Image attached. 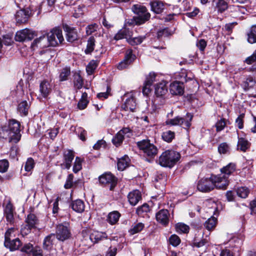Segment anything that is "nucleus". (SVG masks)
Listing matches in <instances>:
<instances>
[{
  "label": "nucleus",
  "mask_w": 256,
  "mask_h": 256,
  "mask_svg": "<svg viewBox=\"0 0 256 256\" xmlns=\"http://www.w3.org/2000/svg\"><path fill=\"white\" fill-rule=\"evenodd\" d=\"M217 224V219L212 216L204 223V227L209 231L212 230L216 227Z\"/></svg>",
  "instance_id": "nucleus-33"
},
{
  "label": "nucleus",
  "mask_w": 256,
  "mask_h": 256,
  "mask_svg": "<svg viewBox=\"0 0 256 256\" xmlns=\"http://www.w3.org/2000/svg\"><path fill=\"white\" fill-rule=\"evenodd\" d=\"M180 154L174 150H168L160 155L158 162L160 166L164 167H172L180 160Z\"/></svg>",
  "instance_id": "nucleus-3"
},
{
  "label": "nucleus",
  "mask_w": 256,
  "mask_h": 256,
  "mask_svg": "<svg viewBox=\"0 0 256 256\" xmlns=\"http://www.w3.org/2000/svg\"><path fill=\"white\" fill-rule=\"evenodd\" d=\"M136 56L132 54V50L129 49L127 50L124 60L117 66L118 69L122 70L127 68L133 62Z\"/></svg>",
  "instance_id": "nucleus-11"
},
{
  "label": "nucleus",
  "mask_w": 256,
  "mask_h": 256,
  "mask_svg": "<svg viewBox=\"0 0 256 256\" xmlns=\"http://www.w3.org/2000/svg\"><path fill=\"white\" fill-rule=\"evenodd\" d=\"M63 155L65 168L66 169H70L71 163L74 157V152L72 150H68L64 151Z\"/></svg>",
  "instance_id": "nucleus-19"
},
{
  "label": "nucleus",
  "mask_w": 256,
  "mask_h": 256,
  "mask_svg": "<svg viewBox=\"0 0 256 256\" xmlns=\"http://www.w3.org/2000/svg\"><path fill=\"white\" fill-rule=\"evenodd\" d=\"M226 125L224 119H221L218 120L216 124V132H218L222 130Z\"/></svg>",
  "instance_id": "nucleus-61"
},
{
  "label": "nucleus",
  "mask_w": 256,
  "mask_h": 256,
  "mask_svg": "<svg viewBox=\"0 0 256 256\" xmlns=\"http://www.w3.org/2000/svg\"><path fill=\"white\" fill-rule=\"evenodd\" d=\"M124 138V136L121 134L119 132L116 134L112 140V143L116 146H118L122 144L123 140Z\"/></svg>",
  "instance_id": "nucleus-48"
},
{
  "label": "nucleus",
  "mask_w": 256,
  "mask_h": 256,
  "mask_svg": "<svg viewBox=\"0 0 256 256\" xmlns=\"http://www.w3.org/2000/svg\"><path fill=\"white\" fill-rule=\"evenodd\" d=\"M58 224L56 227V236L58 240L64 241L70 236V232L68 227V224Z\"/></svg>",
  "instance_id": "nucleus-10"
},
{
  "label": "nucleus",
  "mask_w": 256,
  "mask_h": 256,
  "mask_svg": "<svg viewBox=\"0 0 256 256\" xmlns=\"http://www.w3.org/2000/svg\"><path fill=\"white\" fill-rule=\"evenodd\" d=\"M30 14V10L28 8L18 10L15 14L16 24H21L26 22Z\"/></svg>",
  "instance_id": "nucleus-12"
},
{
  "label": "nucleus",
  "mask_w": 256,
  "mask_h": 256,
  "mask_svg": "<svg viewBox=\"0 0 256 256\" xmlns=\"http://www.w3.org/2000/svg\"><path fill=\"white\" fill-rule=\"evenodd\" d=\"M169 242L172 246H176L180 244V240L177 235L172 234L169 238Z\"/></svg>",
  "instance_id": "nucleus-54"
},
{
  "label": "nucleus",
  "mask_w": 256,
  "mask_h": 256,
  "mask_svg": "<svg viewBox=\"0 0 256 256\" xmlns=\"http://www.w3.org/2000/svg\"><path fill=\"white\" fill-rule=\"evenodd\" d=\"M126 24L128 26L142 24L136 16H134L132 18L126 19Z\"/></svg>",
  "instance_id": "nucleus-58"
},
{
  "label": "nucleus",
  "mask_w": 256,
  "mask_h": 256,
  "mask_svg": "<svg viewBox=\"0 0 256 256\" xmlns=\"http://www.w3.org/2000/svg\"><path fill=\"white\" fill-rule=\"evenodd\" d=\"M100 182L108 187L110 190H113L116 186L117 180L111 173H105L99 177Z\"/></svg>",
  "instance_id": "nucleus-8"
},
{
  "label": "nucleus",
  "mask_w": 256,
  "mask_h": 256,
  "mask_svg": "<svg viewBox=\"0 0 256 256\" xmlns=\"http://www.w3.org/2000/svg\"><path fill=\"white\" fill-rule=\"evenodd\" d=\"M4 246L9 248L10 250H18L19 247L22 245V242L18 238H16L14 240H10L4 242Z\"/></svg>",
  "instance_id": "nucleus-22"
},
{
  "label": "nucleus",
  "mask_w": 256,
  "mask_h": 256,
  "mask_svg": "<svg viewBox=\"0 0 256 256\" xmlns=\"http://www.w3.org/2000/svg\"><path fill=\"white\" fill-rule=\"evenodd\" d=\"M136 144L138 148L148 156L153 157L158 154L157 148L154 144H151L148 140H143L138 142Z\"/></svg>",
  "instance_id": "nucleus-4"
},
{
  "label": "nucleus",
  "mask_w": 256,
  "mask_h": 256,
  "mask_svg": "<svg viewBox=\"0 0 256 256\" xmlns=\"http://www.w3.org/2000/svg\"><path fill=\"white\" fill-rule=\"evenodd\" d=\"M168 92V88L165 82L162 81L155 86V94L157 97H163Z\"/></svg>",
  "instance_id": "nucleus-17"
},
{
  "label": "nucleus",
  "mask_w": 256,
  "mask_h": 256,
  "mask_svg": "<svg viewBox=\"0 0 256 256\" xmlns=\"http://www.w3.org/2000/svg\"><path fill=\"white\" fill-rule=\"evenodd\" d=\"M30 104L26 101L20 102L18 106V110L22 116H26L28 114Z\"/></svg>",
  "instance_id": "nucleus-28"
},
{
  "label": "nucleus",
  "mask_w": 256,
  "mask_h": 256,
  "mask_svg": "<svg viewBox=\"0 0 256 256\" xmlns=\"http://www.w3.org/2000/svg\"><path fill=\"white\" fill-rule=\"evenodd\" d=\"M34 166V162L32 158H28L24 165V170L26 172H30L33 169Z\"/></svg>",
  "instance_id": "nucleus-55"
},
{
  "label": "nucleus",
  "mask_w": 256,
  "mask_h": 256,
  "mask_svg": "<svg viewBox=\"0 0 256 256\" xmlns=\"http://www.w3.org/2000/svg\"><path fill=\"white\" fill-rule=\"evenodd\" d=\"M170 90L173 95H182L184 92V82L176 81L170 86Z\"/></svg>",
  "instance_id": "nucleus-14"
},
{
  "label": "nucleus",
  "mask_w": 256,
  "mask_h": 256,
  "mask_svg": "<svg viewBox=\"0 0 256 256\" xmlns=\"http://www.w3.org/2000/svg\"><path fill=\"white\" fill-rule=\"evenodd\" d=\"M32 47H40V48H48L50 46L47 33L36 38L32 44Z\"/></svg>",
  "instance_id": "nucleus-13"
},
{
  "label": "nucleus",
  "mask_w": 256,
  "mask_h": 256,
  "mask_svg": "<svg viewBox=\"0 0 256 256\" xmlns=\"http://www.w3.org/2000/svg\"><path fill=\"white\" fill-rule=\"evenodd\" d=\"M132 34V32L128 29L124 28L120 30L114 36V39L118 40L123 38H128Z\"/></svg>",
  "instance_id": "nucleus-30"
},
{
  "label": "nucleus",
  "mask_w": 256,
  "mask_h": 256,
  "mask_svg": "<svg viewBox=\"0 0 256 256\" xmlns=\"http://www.w3.org/2000/svg\"><path fill=\"white\" fill-rule=\"evenodd\" d=\"M130 159L126 156L119 158L118 162V168L120 170H124L128 166Z\"/></svg>",
  "instance_id": "nucleus-34"
},
{
  "label": "nucleus",
  "mask_w": 256,
  "mask_h": 256,
  "mask_svg": "<svg viewBox=\"0 0 256 256\" xmlns=\"http://www.w3.org/2000/svg\"><path fill=\"white\" fill-rule=\"evenodd\" d=\"M146 38V36H139L138 37L131 38L130 36L128 38V42L132 46H135L140 44Z\"/></svg>",
  "instance_id": "nucleus-39"
},
{
  "label": "nucleus",
  "mask_w": 256,
  "mask_h": 256,
  "mask_svg": "<svg viewBox=\"0 0 256 256\" xmlns=\"http://www.w3.org/2000/svg\"><path fill=\"white\" fill-rule=\"evenodd\" d=\"M40 91L42 96L46 98L52 92V86L48 81L44 80L40 84Z\"/></svg>",
  "instance_id": "nucleus-20"
},
{
  "label": "nucleus",
  "mask_w": 256,
  "mask_h": 256,
  "mask_svg": "<svg viewBox=\"0 0 256 256\" xmlns=\"http://www.w3.org/2000/svg\"><path fill=\"white\" fill-rule=\"evenodd\" d=\"M256 84V82L253 78L249 76L246 78L244 82V89L245 90H249V88H252Z\"/></svg>",
  "instance_id": "nucleus-50"
},
{
  "label": "nucleus",
  "mask_w": 256,
  "mask_h": 256,
  "mask_svg": "<svg viewBox=\"0 0 256 256\" xmlns=\"http://www.w3.org/2000/svg\"><path fill=\"white\" fill-rule=\"evenodd\" d=\"M122 108L125 110H130V112H134L136 108V103L135 100L132 96H130L126 99L124 104L122 105Z\"/></svg>",
  "instance_id": "nucleus-24"
},
{
  "label": "nucleus",
  "mask_w": 256,
  "mask_h": 256,
  "mask_svg": "<svg viewBox=\"0 0 256 256\" xmlns=\"http://www.w3.org/2000/svg\"><path fill=\"white\" fill-rule=\"evenodd\" d=\"M82 168V160L77 156L76 158V160L74 162L73 166V172L74 173H77Z\"/></svg>",
  "instance_id": "nucleus-51"
},
{
  "label": "nucleus",
  "mask_w": 256,
  "mask_h": 256,
  "mask_svg": "<svg viewBox=\"0 0 256 256\" xmlns=\"http://www.w3.org/2000/svg\"><path fill=\"white\" fill-rule=\"evenodd\" d=\"M144 227V224L142 222L134 223L128 232L130 235H134L141 232Z\"/></svg>",
  "instance_id": "nucleus-35"
},
{
  "label": "nucleus",
  "mask_w": 256,
  "mask_h": 256,
  "mask_svg": "<svg viewBox=\"0 0 256 256\" xmlns=\"http://www.w3.org/2000/svg\"><path fill=\"white\" fill-rule=\"evenodd\" d=\"M150 210V208L148 204L145 203L137 208L136 212L138 216H144V214L149 212Z\"/></svg>",
  "instance_id": "nucleus-40"
},
{
  "label": "nucleus",
  "mask_w": 256,
  "mask_h": 256,
  "mask_svg": "<svg viewBox=\"0 0 256 256\" xmlns=\"http://www.w3.org/2000/svg\"><path fill=\"white\" fill-rule=\"evenodd\" d=\"M218 150L220 154H225L229 150V146L227 143L222 142L219 145Z\"/></svg>",
  "instance_id": "nucleus-59"
},
{
  "label": "nucleus",
  "mask_w": 256,
  "mask_h": 256,
  "mask_svg": "<svg viewBox=\"0 0 256 256\" xmlns=\"http://www.w3.org/2000/svg\"><path fill=\"white\" fill-rule=\"evenodd\" d=\"M250 190L246 186L238 188L236 190L238 196L242 198H246Z\"/></svg>",
  "instance_id": "nucleus-47"
},
{
  "label": "nucleus",
  "mask_w": 256,
  "mask_h": 256,
  "mask_svg": "<svg viewBox=\"0 0 256 256\" xmlns=\"http://www.w3.org/2000/svg\"><path fill=\"white\" fill-rule=\"evenodd\" d=\"M193 116L190 114H187L184 118L176 116L174 118L168 120L166 123L170 126H180L184 128H188L191 126V121Z\"/></svg>",
  "instance_id": "nucleus-5"
},
{
  "label": "nucleus",
  "mask_w": 256,
  "mask_h": 256,
  "mask_svg": "<svg viewBox=\"0 0 256 256\" xmlns=\"http://www.w3.org/2000/svg\"><path fill=\"white\" fill-rule=\"evenodd\" d=\"M152 10L155 13L159 14L164 10V4L162 1L154 0L150 3Z\"/></svg>",
  "instance_id": "nucleus-26"
},
{
  "label": "nucleus",
  "mask_w": 256,
  "mask_h": 256,
  "mask_svg": "<svg viewBox=\"0 0 256 256\" xmlns=\"http://www.w3.org/2000/svg\"><path fill=\"white\" fill-rule=\"evenodd\" d=\"M16 228L14 227L8 228L5 233L4 242H6L7 240H12V238H14L16 236Z\"/></svg>",
  "instance_id": "nucleus-41"
},
{
  "label": "nucleus",
  "mask_w": 256,
  "mask_h": 256,
  "mask_svg": "<svg viewBox=\"0 0 256 256\" xmlns=\"http://www.w3.org/2000/svg\"><path fill=\"white\" fill-rule=\"evenodd\" d=\"M222 180L221 176H212L210 178H202L198 182L197 188L199 191L203 192H210L214 188L226 189L227 183L224 180V184H221Z\"/></svg>",
  "instance_id": "nucleus-2"
},
{
  "label": "nucleus",
  "mask_w": 256,
  "mask_h": 256,
  "mask_svg": "<svg viewBox=\"0 0 256 256\" xmlns=\"http://www.w3.org/2000/svg\"><path fill=\"white\" fill-rule=\"evenodd\" d=\"M9 166V162L8 160L4 159L0 160V172H5L7 171Z\"/></svg>",
  "instance_id": "nucleus-56"
},
{
  "label": "nucleus",
  "mask_w": 256,
  "mask_h": 256,
  "mask_svg": "<svg viewBox=\"0 0 256 256\" xmlns=\"http://www.w3.org/2000/svg\"><path fill=\"white\" fill-rule=\"evenodd\" d=\"M250 146V143L248 140L243 138H238V148L243 152H246Z\"/></svg>",
  "instance_id": "nucleus-37"
},
{
  "label": "nucleus",
  "mask_w": 256,
  "mask_h": 256,
  "mask_svg": "<svg viewBox=\"0 0 256 256\" xmlns=\"http://www.w3.org/2000/svg\"><path fill=\"white\" fill-rule=\"evenodd\" d=\"M157 74L153 72H151L146 76L145 82L147 84V86H152V83L156 80Z\"/></svg>",
  "instance_id": "nucleus-52"
},
{
  "label": "nucleus",
  "mask_w": 256,
  "mask_h": 256,
  "mask_svg": "<svg viewBox=\"0 0 256 256\" xmlns=\"http://www.w3.org/2000/svg\"><path fill=\"white\" fill-rule=\"evenodd\" d=\"M26 222L28 228L30 230L36 227L38 223V220L34 214H30L27 216Z\"/></svg>",
  "instance_id": "nucleus-31"
},
{
  "label": "nucleus",
  "mask_w": 256,
  "mask_h": 256,
  "mask_svg": "<svg viewBox=\"0 0 256 256\" xmlns=\"http://www.w3.org/2000/svg\"><path fill=\"white\" fill-rule=\"evenodd\" d=\"M70 74V68H63L60 74V80L61 82L66 80Z\"/></svg>",
  "instance_id": "nucleus-42"
},
{
  "label": "nucleus",
  "mask_w": 256,
  "mask_h": 256,
  "mask_svg": "<svg viewBox=\"0 0 256 256\" xmlns=\"http://www.w3.org/2000/svg\"><path fill=\"white\" fill-rule=\"evenodd\" d=\"M248 42L250 44L256 43V25L252 26L247 34Z\"/></svg>",
  "instance_id": "nucleus-32"
},
{
  "label": "nucleus",
  "mask_w": 256,
  "mask_h": 256,
  "mask_svg": "<svg viewBox=\"0 0 256 256\" xmlns=\"http://www.w3.org/2000/svg\"><path fill=\"white\" fill-rule=\"evenodd\" d=\"M175 134L171 130H166L162 134V139L167 142H170L174 138Z\"/></svg>",
  "instance_id": "nucleus-46"
},
{
  "label": "nucleus",
  "mask_w": 256,
  "mask_h": 256,
  "mask_svg": "<svg viewBox=\"0 0 256 256\" xmlns=\"http://www.w3.org/2000/svg\"><path fill=\"white\" fill-rule=\"evenodd\" d=\"M73 179L74 175L72 174H70L66 179V184H64V188H70L73 185Z\"/></svg>",
  "instance_id": "nucleus-62"
},
{
  "label": "nucleus",
  "mask_w": 256,
  "mask_h": 256,
  "mask_svg": "<svg viewBox=\"0 0 256 256\" xmlns=\"http://www.w3.org/2000/svg\"><path fill=\"white\" fill-rule=\"evenodd\" d=\"M36 36V32L25 28L16 32L15 40L16 41L20 42L30 40Z\"/></svg>",
  "instance_id": "nucleus-9"
},
{
  "label": "nucleus",
  "mask_w": 256,
  "mask_h": 256,
  "mask_svg": "<svg viewBox=\"0 0 256 256\" xmlns=\"http://www.w3.org/2000/svg\"><path fill=\"white\" fill-rule=\"evenodd\" d=\"M74 87L77 89L80 90L82 88L84 84V81L80 74H78L74 75Z\"/></svg>",
  "instance_id": "nucleus-45"
},
{
  "label": "nucleus",
  "mask_w": 256,
  "mask_h": 256,
  "mask_svg": "<svg viewBox=\"0 0 256 256\" xmlns=\"http://www.w3.org/2000/svg\"><path fill=\"white\" fill-rule=\"evenodd\" d=\"M98 28V25L96 23L88 25L86 28L87 35H91L96 32Z\"/></svg>",
  "instance_id": "nucleus-49"
},
{
  "label": "nucleus",
  "mask_w": 256,
  "mask_h": 256,
  "mask_svg": "<svg viewBox=\"0 0 256 256\" xmlns=\"http://www.w3.org/2000/svg\"><path fill=\"white\" fill-rule=\"evenodd\" d=\"M72 209L77 212H82L84 210V204L82 200H76L72 201L70 205Z\"/></svg>",
  "instance_id": "nucleus-27"
},
{
  "label": "nucleus",
  "mask_w": 256,
  "mask_h": 256,
  "mask_svg": "<svg viewBox=\"0 0 256 256\" xmlns=\"http://www.w3.org/2000/svg\"><path fill=\"white\" fill-rule=\"evenodd\" d=\"M64 30L66 33V38L68 42H73L78 38L76 29L67 24L64 25Z\"/></svg>",
  "instance_id": "nucleus-16"
},
{
  "label": "nucleus",
  "mask_w": 256,
  "mask_h": 256,
  "mask_svg": "<svg viewBox=\"0 0 256 256\" xmlns=\"http://www.w3.org/2000/svg\"><path fill=\"white\" fill-rule=\"evenodd\" d=\"M94 46L95 39L94 36H90L88 40L86 48L85 50L86 54H88L92 52L94 50Z\"/></svg>",
  "instance_id": "nucleus-44"
},
{
  "label": "nucleus",
  "mask_w": 256,
  "mask_h": 256,
  "mask_svg": "<svg viewBox=\"0 0 256 256\" xmlns=\"http://www.w3.org/2000/svg\"><path fill=\"white\" fill-rule=\"evenodd\" d=\"M244 62L248 64H250L256 62V50L254 51L252 55L246 59Z\"/></svg>",
  "instance_id": "nucleus-64"
},
{
  "label": "nucleus",
  "mask_w": 256,
  "mask_h": 256,
  "mask_svg": "<svg viewBox=\"0 0 256 256\" xmlns=\"http://www.w3.org/2000/svg\"><path fill=\"white\" fill-rule=\"evenodd\" d=\"M235 165L232 163L229 164L226 166L221 169L222 172L224 174V176L222 177H221L223 179L221 184H224V180H226V182L227 183V186L228 185V183L226 180L227 176H230V174L234 172L235 170Z\"/></svg>",
  "instance_id": "nucleus-21"
},
{
  "label": "nucleus",
  "mask_w": 256,
  "mask_h": 256,
  "mask_svg": "<svg viewBox=\"0 0 256 256\" xmlns=\"http://www.w3.org/2000/svg\"><path fill=\"white\" fill-rule=\"evenodd\" d=\"M132 10L137 15L136 16L142 24H144L150 18V14L148 12L144 6L140 4H134L132 6Z\"/></svg>",
  "instance_id": "nucleus-7"
},
{
  "label": "nucleus",
  "mask_w": 256,
  "mask_h": 256,
  "mask_svg": "<svg viewBox=\"0 0 256 256\" xmlns=\"http://www.w3.org/2000/svg\"><path fill=\"white\" fill-rule=\"evenodd\" d=\"M120 216V213L118 211H113L108 214L106 220L110 224L113 225L118 222Z\"/></svg>",
  "instance_id": "nucleus-29"
},
{
  "label": "nucleus",
  "mask_w": 256,
  "mask_h": 256,
  "mask_svg": "<svg viewBox=\"0 0 256 256\" xmlns=\"http://www.w3.org/2000/svg\"><path fill=\"white\" fill-rule=\"evenodd\" d=\"M244 114H240L236 120V126L240 129H242L244 128Z\"/></svg>",
  "instance_id": "nucleus-63"
},
{
  "label": "nucleus",
  "mask_w": 256,
  "mask_h": 256,
  "mask_svg": "<svg viewBox=\"0 0 256 256\" xmlns=\"http://www.w3.org/2000/svg\"><path fill=\"white\" fill-rule=\"evenodd\" d=\"M172 35V32L170 31L168 28H166L158 31L157 36L160 38L163 36L167 37Z\"/></svg>",
  "instance_id": "nucleus-53"
},
{
  "label": "nucleus",
  "mask_w": 256,
  "mask_h": 256,
  "mask_svg": "<svg viewBox=\"0 0 256 256\" xmlns=\"http://www.w3.org/2000/svg\"><path fill=\"white\" fill-rule=\"evenodd\" d=\"M176 229L179 233L186 234L189 232L190 227L184 223L179 222L176 224Z\"/></svg>",
  "instance_id": "nucleus-43"
},
{
  "label": "nucleus",
  "mask_w": 256,
  "mask_h": 256,
  "mask_svg": "<svg viewBox=\"0 0 256 256\" xmlns=\"http://www.w3.org/2000/svg\"><path fill=\"white\" fill-rule=\"evenodd\" d=\"M76 132L79 138L84 141L86 140V132L82 128L78 127L76 129Z\"/></svg>",
  "instance_id": "nucleus-57"
},
{
  "label": "nucleus",
  "mask_w": 256,
  "mask_h": 256,
  "mask_svg": "<svg viewBox=\"0 0 256 256\" xmlns=\"http://www.w3.org/2000/svg\"><path fill=\"white\" fill-rule=\"evenodd\" d=\"M91 241L94 243H98L104 239L108 238V236L106 232L94 231L90 236Z\"/></svg>",
  "instance_id": "nucleus-23"
},
{
  "label": "nucleus",
  "mask_w": 256,
  "mask_h": 256,
  "mask_svg": "<svg viewBox=\"0 0 256 256\" xmlns=\"http://www.w3.org/2000/svg\"><path fill=\"white\" fill-rule=\"evenodd\" d=\"M50 46H56L64 41L62 30L58 28H54L49 32H46Z\"/></svg>",
  "instance_id": "nucleus-6"
},
{
  "label": "nucleus",
  "mask_w": 256,
  "mask_h": 256,
  "mask_svg": "<svg viewBox=\"0 0 256 256\" xmlns=\"http://www.w3.org/2000/svg\"><path fill=\"white\" fill-rule=\"evenodd\" d=\"M34 250V248L32 245L30 243L25 244L21 249L22 252H24L26 254L32 252Z\"/></svg>",
  "instance_id": "nucleus-60"
},
{
  "label": "nucleus",
  "mask_w": 256,
  "mask_h": 256,
  "mask_svg": "<svg viewBox=\"0 0 256 256\" xmlns=\"http://www.w3.org/2000/svg\"><path fill=\"white\" fill-rule=\"evenodd\" d=\"M213 3L220 13H222L228 8V2L226 0H213Z\"/></svg>",
  "instance_id": "nucleus-25"
},
{
  "label": "nucleus",
  "mask_w": 256,
  "mask_h": 256,
  "mask_svg": "<svg viewBox=\"0 0 256 256\" xmlns=\"http://www.w3.org/2000/svg\"><path fill=\"white\" fill-rule=\"evenodd\" d=\"M170 214L167 210H161L156 213V217L158 222L164 226L168 224L169 222Z\"/></svg>",
  "instance_id": "nucleus-15"
},
{
  "label": "nucleus",
  "mask_w": 256,
  "mask_h": 256,
  "mask_svg": "<svg viewBox=\"0 0 256 256\" xmlns=\"http://www.w3.org/2000/svg\"><path fill=\"white\" fill-rule=\"evenodd\" d=\"M98 62L96 60H92L88 63L86 68V72L88 75H92L94 72L98 67Z\"/></svg>",
  "instance_id": "nucleus-38"
},
{
  "label": "nucleus",
  "mask_w": 256,
  "mask_h": 256,
  "mask_svg": "<svg viewBox=\"0 0 256 256\" xmlns=\"http://www.w3.org/2000/svg\"><path fill=\"white\" fill-rule=\"evenodd\" d=\"M55 238V235L54 234H50L44 240L43 245H44V248L49 250L51 248L52 244H53V241L54 240Z\"/></svg>",
  "instance_id": "nucleus-36"
},
{
  "label": "nucleus",
  "mask_w": 256,
  "mask_h": 256,
  "mask_svg": "<svg viewBox=\"0 0 256 256\" xmlns=\"http://www.w3.org/2000/svg\"><path fill=\"white\" fill-rule=\"evenodd\" d=\"M128 198L131 205L136 206L142 199L141 193L138 190H134L128 194Z\"/></svg>",
  "instance_id": "nucleus-18"
},
{
  "label": "nucleus",
  "mask_w": 256,
  "mask_h": 256,
  "mask_svg": "<svg viewBox=\"0 0 256 256\" xmlns=\"http://www.w3.org/2000/svg\"><path fill=\"white\" fill-rule=\"evenodd\" d=\"M20 138V123L18 121L11 120L8 125L0 127V138L8 140L9 142L16 144Z\"/></svg>",
  "instance_id": "nucleus-1"
}]
</instances>
